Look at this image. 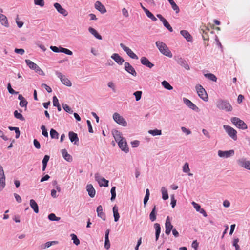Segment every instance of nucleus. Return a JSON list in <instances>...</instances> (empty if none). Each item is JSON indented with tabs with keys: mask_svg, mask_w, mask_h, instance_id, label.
Listing matches in <instances>:
<instances>
[{
	"mask_svg": "<svg viewBox=\"0 0 250 250\" xmlns=\"http://www.w3.org/2000/svg\"><path fill=\"white\" fill-rule=\"evenodd\" d=\"M41 87L44 88L48 93H51L52 91L51 88L45 83H42Z\"/></svg>",
	"mask_w": 250,
	"mask_h": 250,
	"instance_id": "nucleus-59",
	"label": "nucleus"
},
{
	"mask_svg": "<svg viewBox=\"0 0 250 250\" xmlns=\"http://www.w3.org/2000/svg\"><path fill=\"white\" fill-rule=\"evenodd\" d=\"M110 192L111 194V197L110 199L112 201H113L115 199L116 196V187L114 186L112 187L110 190Z\"/></svg>",
	"mask_w": 250,
	"mask_h": 250,
	"instance_id": "nucleus-46",
	"label": "nucleus"
},
{
	"mask_svg": "<svg viewBox=\"0 0 250 250\" xmlns=\"http://www.w3.org/2000/svg\"><path fill=\"white\" fill-rule=\"evenodd\" d=\"M183 171L185 173H188L190 171L189 165L188 162L185 163L183 167Z\"/></svg>",
	"mask_w": 250,
	"mask_h": 250,
	"instance_id": "nucleus-54",
	"label": "nucleus"
},
{
	"mask_svg": "<svg viewBox=\"0 0 250 250\" xmlns=\"http://www.w3.org/2000/svg\"><path fill=\"white\" fill-rule=\"evenodd\" d=\"M180 34L188 42H192V37L188 31L185 30H181L180 31Z\"/></svg>",
	"mask_w": 250,
	"mask_h": 250,
	"instance_id": "nucleus-24",
	"label": "nucleus"
},
{
	"mask_svg": "<svg viewBox=\"0 0 250 250\" xmlns=\"http://www.w3.org/2000/svg\"><path fill=\"white\" fill-rule=\"evenodd\" d=\"M62 106L65 111H66V112H67L68 113H70V114L72 113L73 110L67 104H62Z\"/></svg>",
	"mask_w": 250,
	"mask_h": 250,
	"instance_id": "nucleus-50",
	"label": "nucleus"
},
{
	"mask_svg": "<svg viewBox=\"0 0 250 250\" xmlns=\"http://www.w3.org/2000/svg\"><path fill=\"white\" fill-rule=\"evenodd\" d=\"M234 154V151L233 150H229L227 151L219 150L218 151V155L220 157L229 158Z\"/></svg>",
	"mask_w": 250,
	"mask_h": 250,
	"instance_id": "nucleus-14",
	"label": "nucleus"
},
{
	"mask_svg": "<svg viewBox=\"0 0 250 250\" xmlns=\"http://www.w3.org/2000/svg\"><path fill=\"white\" fill-rule=\"evenodd\" d=\"M14 116L15 118L19 119L21 121H25V118L23 117L22 115L20 113H19L17 110H15L14 112Z\"/></svg>",
	"mask_w": 250,
	"mask_h": 250,
	"instance_id": "nucleus-42",
	"label": "nucleus"
},
{
	"mask_svg": "<svg viewBox=\"0 0 250 250\" xmlns=\"http://www.w3.org/2000/svg\"><path fill=\"white\" fill-rule=\"evenodd\" d=\"M195 87L199 97L203 101H208V95L203 87L200 84H197Z\"/></svg>",
	"mask_w": 250,
	"mask_h": 250,
	"instance_id": "nucleus-4",
	"label": "nucleus"
},
{
	"mask_svg": "<svg viewBox=\"0 0 250 250\" xmlns=\"http://www.w3.org/2000/svg\"><path fill=\"white\" fill-rule=\"evenodd\" d=\"M239 238H235L233 240V246H234L235 248V250H240V247L239 245L238 244V243L239 242Z\"/></svg>",
	"mask_w": 250,
	"mask_h": 250,
	"instance_id": "nucleus-52",
	"label": "nucleus"
},
{
	"mask_svg": "<svg viewBox=\"0 0 250 250\" xmlns=\"http://www.w3.org/2000/svg\"><path fill=\"white\" fill-rule=\"evenodd\" d=\"M54 6L59 13L63 15L64 16L67 15L68 13L67 11L64 9L60 3L56 2L54 4Z\"/></svg>",
	"mask_w": 250,
	"mask_h": 250,
	"instance_id": "nucleus-21",
	"label": "nucleus"
},
{
	"mask_svg": "<svg viewBox=\"0 0 250 250\" xmlns=\"http://www.w3.org/2000/svg\"><path fill=\"white\" fill-rule=\"evenodd\" d=\"M8 128L10 131H15V133H16L15 138L16 139H18L19 138V137L20 136V131L19 127L9 126Z\"/></svg>",
	"mask_w": 250,
	"mask_h": 250,
	"instance_id": "nucleus-38",
	"label": "nucleus"
},
{
	"mask_svg": "<svg viewBox=\"0 0 250 250\" xmlns=\"http://www.w3.org/2000/svg\"><path fill=\"white\" fill-rule=\"evenodd\" d=\"M113 212L114 221L117 222L119 219L120 215L118 212V207L116 205H115L113 208Z\"/></svg>",
	"mask_w": 250,
	"mask_h": 250,
	"instance_id": "nucleus-34",
	"label": "nucleus"
},
{
	"mask_svg": "<svg viewBox=\"0 0 250 250\" xmlns=\"http://www.w3.org/2000/svg\"><path fill=\"white\" fill-rule=\"evenodd\" d=\"M108 87L111 88L112 90L114 92H116L115 85L112 82H109L107 83Z\"/></svg>",
	"mask_w": 250,
	"mask_h": 250,
	"instance_id": "nucleus-60",
	"label": "nucleus"
},
{
	"mask_svg": "<svg viewBox=\"0 0 250 250\" xmlns=\"http://www.w3.org/2000/svg\"><path fill=\"white\" fill-rule=\"evenodd\" d=\"M148 133L152 136L160 135L162 134L161 130L155 129L153 130H149Z\"/></svg>",
	"mask_w": 250,
	"mask_h": 250,
	"instance_id": "nucleus-43",
	"label": "nucleus"
},
{
	"mask_svg": "<svg viewBox=\"0 0 250 250\" xmlns=\"http://www.w3.org/2000/svg\"><path fill=\"white\" fill-rule=\"evenodd\" d=\"M162 198L164 200H166L168 198V195L167 189L165 187H162L161 189Z\"/></svg>",
	"mask_w": 250,
	"mask_h": 250,
	"instance_id": "nucleus-41",
	"label": "nucleus"
},
{
	"mask_svg": "<svg viewBox=\"0 0 250 250\" xmlns=\"http://www.w3.org/2000/svg\"><path fill=\"white\" fill-rule=\"evenodd\" d=\"M230 121L236 127L239 129L245 130L248 128L247 124L238 117H232Z\"/></svg>",
	"mask_w": 250,
	"mask_h": 250,
	"instance_id": "nucleus-3",
	"label": "nucleus"
},
{
	"mask_svg": "<svg viewBox=\"0 0 250 250\" xmlns=\"http://www.w3.org/2000/svg\"><path fill=\"white\" fill-rule=\"evenodd\" d=\"M157 17L160 19L162 22L164 26L167 28L170 32H172V27L169 24L167 20L164 18L162 15L158 14L157 15Z\"/></svg>",
	"mask_w": 250,
	"mask_h": 250,
	"instance_id": "nucleus-18",
	"label": "nucleus"
},
{
	"mask_svg": "<svg viewBox=\"0 0 250 250\" xmlns=\"http://www.w3.org/2000/svg\"><path fill=\"white\" fill-rule=\"evenodd\" d=\"M14 51L16 53L21 55H23L25 52L24 50L22 48H15Z\"/></svg>",
	"mask_w": 250,
	"mask_h": 250,
	"instance_id": "nucleus-64",
	"label": "nucleus"
},
{
	"mask_svg": "<svg viewBox=\"0 0 250 250\" xmlns=\"http://www.w3.org/2000/svg\"><path fill=\"white\" fill-rule=\"evenodd\" d=\"M205 77L213 82H216L217 77L212 73H207L204 75Z\"/></svg>",
	"mask_w": 250,
	"mask_h": 250,
	"instance_id": "nucleus-40",
	"label": "nucleus"
},
{
	"mask_svg": "<svg viewBox=\"0 0 250 250\" xmlns=\"http://www.w3.org/2000/svg\"><path fill=\"white\" fill-rule=\"evenodd\" d=\"M0 184H1V186L2 188L0 189V191H1L5 186V176L4 175V170L3 167L1 166L0 165Z\"/></svg>",
	"mask_w": 250,
	"mask_h": 250,
	"instance_id": "nucleus-16",
	"label": "nucleus"
},
{
	"mask_svg": "<svg viewBox=\"0 0 250 250\" xmlns=\"http://www.w3.org/2000/svg\"><path fill=\"white\" fill-rule=\"evenodd\" d=\"M61 49L62 53H63L68 55H72L73 54L72 51H71V50H70L68 49L61 47Z\"/></svg>",
	"mask_w": 250,
	"mask_h": 250,
	"instance_id": "nucleus-51",
	"label": "nucleus"
},
{
	"mask_svg": "<svg viewBox=\"0 0 250 250\" xmlns=\"http://www.w3.org/2000/svg\"><path fill=\"white\" fill-rule=\"evenodd\" d=\"M89 32L93 35L96 39L98 40H102V36L98 33V32L93 28L89 27L88 28Z\"/></svg>",
	"mask_w": 250,
	"mask_h": 250,
	"instance_id": "nucleus-33",
	"label": "nucleus"
},
{
	"mask_svg": "<svg viewBox=\"0 0 250 250\" xmlns=\"http://www.w3.org/2000/svg\"><path fill=\"white\" fill-rule=\"evenodd\" d=\"M35 5L42 7L44 5V0H34Z\"/></svg>",
	"mask_w": 250,
	"mask_h": 250,
	"instance_id": "nucleus-56",
	"label": "nucleus"
},
{
	"mask_svg": "<svg viewBox=\"0 0 250 250\" xmlns=\"http://www.w3.org/2000/svg\"><path fill=\"white\" fill-rule=\"evenodd\" d=\"M50 135L52 139H58L59 133L53 128H51L50 131Z\"/></svg>",
	"mask_w": 250,
	"mask_h": 250,
	"instance_id": "nucleus-39",
	"label": "nucleus"
},
{
	"mask_svg": "<svg viewBox=\"0 0 250 250\" xmlns=\"http://www.w3.org/2000/svg\"><path fill=\"white\" fill-rule=\"evenodd\" d=\"M175 60L177 62V63L182 67H184L185 69L188 70L190 69L189 66L188 65L187 61L183 58L180 56H175Z\"/></svg>",
	"mask_w": 250,
	"mask_h": 250,
	"instance_id": "nucleus-10",
	"label": "nucleus"
},
{
	"mask_svg": "<svg viewBox=\"0 0 250 250\" xmlns=\"http://www.w3.org/2000/svg\"><path fill=\"white\" fill-rule=\"evenodd\" d=\"M56 75L60 79L61 82L65 85L70 87L72 85L70 81L64 76H63L61 72L56 71Z\"/></svg>",
	"mask_w": 250,
	"mask_h": 250,
	"instance_id": "nucleus-8",
	"label": "nucleus"
},
{
	"mask_svg": "<svg viewBox=\"0 0 250 250\" xmlns=\"http://www.w3.org/2000/svg\"><path fill=\"white\" fill-rule=\"evenodd\" d=\"M30 206L36 213L39 212V207L37 203L33 199L30 200Z\"/></svg>",
	"mask_w": 250,
	"mask_h": 250,
	"instance_id": "nucleus-32",
	"label": "nucleus"
},
{
	"mask_svg": "<svg viewBox=\"0 0 250 250\" xmlns=\"http://www.w3.org/2000/svg\"><path fill=\"white\" fill-rule=\"evenodd\" d=\"M0 22L1 24L5 27H8L9 26V23L7 17L3 14L0 13Z\"/></svg>",
	"mask_w": 250,
	"mask_h": 250,
	"instance_id": "nucleus-30",
	"label": "nucleus"
},
{
	"mask_svg": "<svg viewBox=\"0 0 250 250\" xmlns=\"http://www.w3.org/2000/svg\"><path fill=\"white\" fill-rule=\"evenodd\" d=\"M162 86L167 90H172V86L166 81H163L162 83Z\"/></svg>",
	"mask_w": 250,
	"mask_h": 250,
	"instance_id": "nucleus-45",
	"label": "nucleus"
},
{
	"mask_svg": "<svg viewBox=\"0 0 250 250\" xmlns=\"http://www.w3.org/2000/svg\"><path fill=\"white\" fill-rule=\"evenodd\" d=\"M25 62L27 65L32 70H34L36 68H37L38 65L30 60H25Z\"/></svg>",
	"mask_w": 250,
	"mask_h": 250,
	"instance_id": "nucleus-36",
	"label": "nucleus"
},
{
	"mask_svg": "<svg viewBox=\"0 0 250 250\" xmlns=\"http://www.w3.org/2000/svg\"><path fill=\"white\" fill-rule=\"evenodd\" d=\"M140 62L142 64L148 67L149 68H151L154 66V64L151 63L146 57H142L141 58Z\"/></svg>",
	"mask_w": 250,
	"mask_h": 250,
	"instance_id": "nucleus-20",
	"label": "nucleus"
},
{
	"mask_svg": "<svg viewBox=\"0 0 250 250\" xmlns=\"http://www.w3.org/2000/svg\"><path fill=\"white\" fill-rule=\"evenodd\" d=\"M95 179L100 187H107L108 186L109 181L104 177H101L98 173L95 174Z\"/></svg>",
	"mask_w": 250,
	"mask_h": 250,
	"instance_id": "nucleus-7",
	"label": "nucleus"
},
{
	"mask_svg": "<svg viewBox=\"0 0 250 250\" xmlns=\"http://www.w3.org/2000/svg\"><path fill=\"white\" fill-rule=\"evenodd\" d=\"M49 158L50 156L49 155H45L42 160V165H47Z\"/></svg>",
	"mask_w": 250,
	"mask_h": 250,
	"instance_id": "nucleus-57",
	"label": "nucleus"
},
{
	"mask_svg": "<svg viewBox=\"0 0 250 250\" xmlns=\"http://www.w3.org/2000/svg\"><path fill=\"white\" fill-rule=\"evenodd\" d=\"M62 154L63 158L67 162H71L73 160L72 157L68 153L65 149L62 150Z\"/></svg>",
	"mask_w": 250,
	"mask_h": 250,
	"instance_id": "nucleus-28",
	"label": "nucleus"
},
{
	"mask_svg": "<svg viewBox=\"0 0 250 250\" xmlns=\"http://www.w3.org/2000/svg\"><path fill=\"white\" fill-rule=\"evenodd\" d=\"M111 58L119 65H122L125 62L124 59L120 56L118 53L113 54Z\"/></svg>",
	"mask_w": 250,
	"mask_h": 250,
	"instance_id": "nucleus-19",
	"label": "nucleus"
},
{
	"mask_svg": "<svg viewBox=\"0 0 250 250\" xmlns=\"http://www.w3.org/2000/svg\"><path fill=\"white\" fill-rule=\"evenodd\" d=\"M183 101L184 104L189 108L196 112L199 111V108L188 99L184 98Z\"/></svg>",
	"mask_w": 250,
	"mask_h": 250,
	"instance_id": "nucleus-13",
	"label": "nucleus"
},
{
	"mask_svg": "<svg viewBox=\"0 0 250 250\" xmlns=\"http://www.w3.org/2000/svg\"><path fill=\"white\" fill-rule=\"evenodd\" d=\"M216 106L220 110H225L227 112L231 111L232 107L227 100L220 99L217 102Z\"/></svg>",
	"mask_w": 250,
	"mask_h": 250,
	"instance_id": "nucleus-1",
	"label": "nucleus"
},
{
	"mask_svg": "<svg viewBox=\"0 0 250 250\" xmlns=\"http://www.w3.org/2000/svg\"><path fill=\"white\" fill-rule=\"evenodd\" d=\"M238 164L242 167L250 170V160L248 161L245 158H241L237 161Z\"/></svg>",
	"mask_w": 250,
	"mask_h": 250,
	"instance_id": "nucleus-11",
	"label": "nucleus"
},
{
	"mask_svg": "<svg viewBox=\"0 0 250 250\" xmlns=\"http://www.w3.org/2000/svg\"><path fill=\"white\" fill-rule=\"evenodd\" d=\"M34 70L39 75H40L42 76H44L45 75L43 71L39 67V66L38 65L37 66V68H36Z\"/></svg>",
	"mask_w": 250,
	"mask_h": 250,
	"instance_id": "nucleus-63",
	"label": "nucleus"
},
{
	"mask_svg": "<svg viewBox=\"0 0 250 250\" xmlns=\"http://www.w3.org/2000/svg\"><path fill=\"white\" fill-rule=\"evenodd\" d=\"M120 46L123 49V50L126 53L127 55L131 59L135 60L138 59V57L137 55L135 54L129 47L126 46L122 43H120Z\"/></svg>",
	"mask_w": 250,
	"mask_h": 250,
	"instance_id": "nucleus-9",
	"label": "nucleus"
},
{
	"mask_svg": "<svg viewBox=\"0 0 250 250\" xmlns=\"http://www.w3.org/2000/svg\"><path fill=\"white\" fill-rule=\"evenodd\" d=\"M48 218L49 220L52 221H58L60 220V218L57 217L54 213H50L48 216Z\"/></svg>",
	"mask_w": 250,
	"mask_h": 250,
	"instance_id": "nucleus-44",
	"label": "nucleus"
},
{
	"mask_svg": "<svg viewBox=\"0 0 250 250\" xmlns=\"http://www.w3.org/2000/svg\"><path fill=\"white\" fill-rule=\"evenodd\" d=\"M149 218L152 222L155 221L156 219V208L155 205L154 206L150 213Z\"/></svg>",
	"mask_w": 250,
	"mask_h": 250,
	"instance_id": "nucleus-35",
	"label": "nucleus"
},
{
	"mask_svg": "<svg viewBox=\"0 0 250 250\" xmlns=\"http://www.w3.org/2000/svg\"><path fill=\"white\" fill-rule=\"evenodd\" d=\"M53 104L54 106H57L60 105L59 100L56 96L53 97Z\"/></svg>",
	"mask_w": 250,
	"mask_h": 250,
	"instance_id": "nucleus-62",
	"label": "nucleus"
},
{
	"mask_svg": "<svg viewBox=\"0 0 250 250\" xmlns=\"http://www.w3.org/2000/svg\"><path fill=\"white\" fill-rule=\"evenodd\" d=\"M112 134L116 142H119L120 140H123L125 138H123L120 131L114 130L112 131Z\"/></svg>",
	"mask_w": 250,
	"mask_h": 250,
	"instance_id": "nucleus-26",
	"label": "nucleus"
},
{
	"mask_svg": "<svg viewBox=\"0 0 250 250\" xmlns=\"http://www.w3.org/2000/svg\"><path fill=\"white\" fill-rule=\"evenodd\" d=\"M95 7L97 10L102 14L105 13L106 12V10L104 6L99 1H97L95 3Z\"/></svg>",
	"mask_w": 250,
	"mask_h": 250,
	"instance_id": "nucleus-23",
	"label": "nucleus"
},
{
	"mask_svg": "<svg viewBox=\"0 0 250 250\" xmlns=\"http://www.w3.org/2000/svg\"><path fill=\"white\" fill-rule=\"evenodd\" d=\"M165 233L168 235L172 230V224L171 223L169 216H167L165 222Z\"/></svg>",
	"mask_w": 250,
	"mask_h": 250,
	"instance_id": "nucleus-17",
	"label": "nucleus"
},
{
	"mask_svg": "<svg viewBox=\"0 0 250 250\" xmlns=\"http://www.w3.org/2000/svg\"><path fill=\"white\" fill-rule=\"evenodd\" d=\"M86 190L88 192V195L93 198L95 196L96 191L95 189L94 188L92 184H88L86 186Z\"/></svg>",
	"mask_w": 250,
	"mask_h": 250,
	"instance_id": "nucleus-25",
	"label": "nucleus"
},
{
	"mask_svg": "<svg viewBox=\"0 0 250 250\" xmlns=\"http://www.w3.org/2000/svg\"><path fill=\"white\" fill-rule=\"evenodd\" d=\"M125 70L128 73L133 76H137V73L133 66L128 62H125L124 63Z\"/></svg>",
	"mask_w": 250,
	"mask_h": 250,
	"instance_id": "nucleus-12",
	"label": "nucleus"
},
{
	"mask_svg": "<svg viewBox=\"0 0 250 250\" xmlns=\"http://www.w3.org/2000/svg\"><path fill=\"white\" fill-rule=\"evenodd\" d=\"M173 11L175 12L174 14H173V17L174 18L178 19L180 16V9L178 6L173 0Z\"/></svg>",
	"mask_w": 250,
	"mask_h": 250,
	"instance_id": "nucleus-29",
	"label": "nucleus"
},
{
	"mask_svg": "<svg viewBox=\"0 0 250 250\" xmlns=\"http://www.w3.org/2000/svg\"><path fill=\"white\" fill-rule=\"evenodd\" d=\"M70 236L71 237V239L73 241V243L76 245H78L80 244V240L78 238L76 235L73 233L71 234Z\"/></svg>",
	"mask_w": 250,
	"mask_h": 250,
	"instance_id": "nucleus-49",
	"label": "nucleus"
},
{
	"mask_svg": "<svg viewBox=\"0 0 250 250\" xmlns=\"http://www.w3.org/2000/svg\"><path fill=\"white\" fill-rule=\"evenodd\" d=\"M96 211L97 212V216L99 217H100L103 220H105V214L103 211V207L101 205H99L98 206V207L97 208Z\"/></svg>",
	"mask_w": 250,
	"mask_h": 250,
	"instance_id": "nucleus-27",
	"label": "nucleus"
},
{
	"mask_svg": "<svg viewBox=\"0 0 250 250\" xmlns=\"http://www.w3.org/2000/svg\"><path fill=\"white\" fill-rule=\"evenodd\" d=\"M154 227L155 229V240L157 241L161 233V227L160 225L157 223L154 224Z\"/></svg>",
	"mask_w": 250,
	"mask_h": 250,
	"instance_id": "nucleus-31",
	"label": "nucleus"
},
{
	"mask_svg": "<svg viewBox=\"0 0 250 250\" xmlns=\"http://www.w3.org/2000/svg\"><path fill=\"white\" fill-rule=\"evenodd\" d=\"M142 94V91H137L133 93V95L135 96L136 101H138L141 99Z\"/></svg>",
	"mask_w": 250,
	"mask_h": 250,
	"instance_id": "nucleus-47",
	"label": "nucleus"
},
{
	"mask_svg": "<svg viewBox=\"0 0 250 250\" xmlns=\"http://www.w3.org/2000/svg\"><path fill=\"white\" fill-rule=\"evenodd\" d=\"M50 49L55 53H59L61 52V46L57 47L56 46H51Z\"/></svg>",
	"mask_w": 250,
	"mask_h": 250,
	"instance_id": "nucleus-53",
	"label": "nucleus"
},
{
	"mask_svg": "<svg viewBox=\"0 0 250 250\" xmlns=\"http://www.w3.org/2000/svg\"><path fill=\"white\" fill-rule=\"evenodd\" d=\"M28 104V102L25 99L24 100L20 101L19 103V105L21 107H27V105Z\"/></svg>",
	"mask_w": 250,
	"mask_h": 250,
	"instance_id": "nucleus-58",
	"label": "nucleus"
},
{
	"mask_svg": "<svg viewBox=\"0 0 250 250\" xmlns=\"http://www.w3.org/2000/svg\"><path fill=\"white\" fill-rule=\"evenodd\" d=\"M118 145L119 148L125 153H128L129 152V148L127 144L125 139H124L123 140H120L118 142Z\"/></svg>",
	"mask_w": 250,
	"mask_h": 250,
	"instance_id": "nucleus-15",
	"label": "nucleus"
},
{
	"mask_svg": "<svg viewBox=\"0 0 250 250\" xmlns=\"http://www.w3.org/2000/svg\"><path fill=\"white\" fill-rule=\"evenodd\" d=\"M156 45L161 53L169 57H172V54L165 43L160 41H157Z\"/></svg>",
	"mask_w": 250,
	"mask_h": 250,
	"instance_id": "nucleus-2",
	"label": "nucleus"
},
{
	"mask_svg": "<svg viewBox=\"0 0 250 250\" xmlns=\"http://www.w3.org/2000/svg\"><path fill=\"white\" fill-rule=\"evenodd\" d=\"M223 128L233 140L236 141L237 139V131L228 125H224Z\"/></svg>",
	"mask_w": 250,
	"mask_h": 250,
	"instance_id": "nucleus-5",
	"label": "nucleus"
},
{
	"mask_svg": "<svg viewBox=\"0 0 250 250\" xmlns=\"http://www.w3.org/2000/svg\"><path fill=\"white\" fill-rule=\"evenodd\" d=\"M68 136L70 141L74 144L76 145L79 142V138L77 133L73 131H69Z\"/></svg>",
	"mask_w": 250,
	"mask_h": 250,
	"instance_id": "nucleus-22",
	"label": "nucleus"
},
{
	"mask_svg": "<svg viewBox=\"0 0 250 250\" xmlns=\"http://www.w3.org/2000/svg\"><path fill=\"white\" fill-rule=\"evenodd\" d=\"M192 205L197 212L201 209L200 205L194 201L192 202Z\"/></svg>",
	"mask_w": 250,
	"mask_h": 250,
	"instance_id": "nucleus-61",
	"label": "nucleus"
},
{
	"mask_svg": "<svg viewBox=\"0 0 250 250\" xmlns=\"http://www.w3.org/2000/svg\"><path fill=\"white\" fill-rule=\"evenodd\" d=\"M113 118L115 122L123 126H126L127 122L118 113H115L113 115Z\"/></svg>",
	"mask_w": 250,
	"mask_h": 250,
	"instance_id": "nucleus-6",
	"label": "nucleus"
},
{
	"mask_svg": "<svg viewBox=\"0 0 250 250\" xmlns=\"http://www.w3.org/2000/svg\"><path fill=\"white\" fill-rule=\"evenodd\" d=\"M144 12L146 16L149 18L152 21H157V18L154 16V15L147 9L144 8Z\"/></svg>",
	"mask_w": 250,
	"mask_h": 250,
	"instance_id": "nucleus-37",
	"label": "nucleus"
},
{
	"mask_svg": "<svg viewBox=\"0 0 250 250\" xmlns=\"http://www.w3.org/2000/svg\"><path fill=\"white\" fill-rule=\"evenodd\" d=\"M41 129L42 130V135H43L45 137H48V134L47 130L45 127V126L43 125H42Z\"/></svg>",
	"mask_w": 250,
	"mask_h": 250,
	"instance_id": "nucleus-55",
	"label": "nucleus"
},
{
	"mask_svg": "<svg viewBox=\"0 0 250 250\" xmlns=\"http://www.w3.org/2000/svg\"><path fill=\"white\" fill-rule=\"evenodd\" d=\"M7 90L9 92V93H10L11 94H18L19 93L18 92H17V91H15L12 88V86H11V84L10 83H9L8 84H7Z\"/></svg>",
	"mask_w": 250,
	"mask_h": 250,
	"instance_id": "nucleus-48",
	"label": "nucleus"
}]
</instances>
